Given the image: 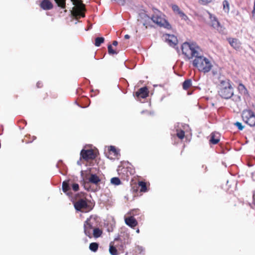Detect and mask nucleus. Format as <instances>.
Listing matches in <instances>:
<instances>
[{"label":"nucleus","mask_w":255,"mask_h":255,"mask_svg":"<svg viewBox=\"0 0 255 255\" xmlns=\"http://www.w3.org/2000/svg\"><path fill=\"white\" fill-rule=\"evenodd\" d=\"M111 183L113 185H119L121 184V182L119 178L113 177L111 179Z\"/></svg>","instance_id":"obj_24"},{"label":"nucleus","mask_w":255,"mask_h":255,"mask_svg":"<svg viewBox=\"0 0 255 255\" xmlns=\"http://www.w3.org/2000/svg\"><path fill=\"white\" fill-rule=\"evenodd\" d=\"M72 188L74 191H77L79 190V185L77 183H73Z\"/></svg>","instance_id":"obj_33"},{"label":"nucleus","mask_w":255,"mask_h":255,"mask_svg":"<svg viewBox=\"0 0 255 255\" xmlns=\"http://www.w3.org/2000/svg\"><path fill=\"white\" fill-rule=\"evenodd\" d=\"M73 4L76 6V7L73 8V10H72V14L74 16H82L84 17L85 14L84 13V11L85 9L84 7V5L82 3L81 0H71Z\"/></svg>","instance_id":"obj_6"},{"label":"nucleus","mask_w":255,"mask_h":255,"mask_svg":"<svg viewBox=\"0 0 255 255\" xmlns=\"http://www.w3.org/2000/svg\"><path fill=\"white\" fill-rule=\"evenodd\" d=\"M163 37L165 41L171 46H175L178 42L176 37L173 35L166 34L163 35Z\"/></svg>","instance_id":"obj_10"},{"label":"nucleus","mask_w":255,"mask_h":255,"mask_svg":"<svg viewBox=\"0 0 255 255\" xmlns=\"http://www.w3.org/2000/svg\"><path fill=\"white\" fill-rule=\"evenodd\" d=\"M41 8L45 10H49L52 8V4L49 0H43L41 4Z\"/></svg>","instance_id":"obj_15"},{"label":"nucleus","mask_w":255,"mask_h":255,"mask_svg":"<svg viewBox=\"0 0 255 255\" xmlns=\"http://www.w3.org/2000/svg\"><path fill=\"white\" fill-rule=\"evenodd\" d=\"M254 198H255V195H254Z\"/></svg>","instance_id":"obj_46"},{"label":"nucleus","mask_w":255,"mask_h":255,"mask_svg":"<svg viewBox=\"0 0 255 255\" xmlns=\"http://www.w3.org/2000/svg\"><path fill=\"white\" fill-rule=\"evenodd\" d=\"M118 44V42L117 41H114L113 42V45L114 46H117Z\"/></svg>","instance_id":"obj_41"},{"label":"nucleus","mask_w":255,"mask_h":255,"mask_svg":"<svg viewBox=\"0 0 255 255\" xmlns=\"http://www.w3.org/2000/svg\"><path fill=\"white\" fill-rule=\"evenodd\" d=\"M138 185L141 187V192H146L147 191L146 186L145 182L140 181L139 182Z\"/></svg>","instance_id":"obj_27"},{"label":"nucleus","mask_w":255,"mask_h":255,"mask_svg":"<svg viewBox=\"0 0 255 255\" xmlns=\"http://www.w3.org/2000/svg\"><path fill=\"white\" fill-rule=\"evenodd\" d=\"M234 125L238 128L239 130H243L244 128V126H243L242 124V123L240 122H236L234 124Z\"/></svg>","instance_id":"obj_30"},{"label":"nucleus","mask_w":255,"mask_h":255,"mask_svg":"<svg viewBox=\"0 0 255 255\" xmlns=\"http://www.w3.org/2000/svg\"><path fill=\"white\" fill-rule=\"evenodd\" d=\"M127 238H128V237L127 236ZM120 241L121 243V244L118 245V249L120 251H124L125 248V245L126 244L128 243V239L126 240L125 238L123 240L122 237H118L117 238L115 239L114 242L116 241Z\"/></svg>","instance_id":"obj_11"},{"label":"nucleus","mask_w":255,"mask_h":255,"mask_svg":"<svg viewBox=\"0 0 255 255\" xmlns=\"http://www.w3.org/2000/svg\"><path fill=\"white\" fill-rule=\"evenodd\" d=\"M40 83L39 82H37V86L38 87H40Z\"/></svg>","instance_id":"obj_43"},{"label":"nucleus","mask_w":255,"mask_h":255,"mask_svg":"<svg viewBox=\"0 0 255 255\" xmlns=\"http://www.w3.org/2000/svg\"><path fill=\"white\" fill-rule=\"evenodd\" d=\"M130 38V36L128 34H126L125 35V39H129Z\"/></svg>","instance_id":"obj_42"},{"label":"nucleus","mask_w":255,"mask_h":255,"mask_svg":"<svg viewBox=\"0 0 255 255\" xmlns=\"http://www.w3.org/2000/svg\"><path fill=\"white\" fill-rule=\"evenodd\" d=\"M220 70L218 68H216L214 69L212 71V73L214 75L218 76Z\"/></svg>","instance_id":"obj_34"},{"label":"nucleus","mask_w":255,"mask_h":255,"mask_svg":"<svg viewBox=\"0 0 255 255\" xmlns=\"http://www.w3.org/2000/svg\"><path fill=\"white\" fill-rule=\"evenodd\" d=\"M191 84L192 81L190 79L185 80L183 83V88L184 90L188 89L191 86Z\"/></svg>","instance_id":"obj_21"},{"label":"nucleus","mask_w":255,"mask_h":255,"mask_svg":"<svg viewBox=\"0 0 255 255\" xmlns=\"http://www.w3.org/2000/svg\"><path fill=\"white\" fill-rule=\"evenodd\" d=\"M102 231L98 228H95L92 232V236L95 238H99L102 234Z\"/></svg>","instance_id":"obj_18"},{"label":"nucleus","mask_w":255,"mask_h":255,"mask_svg":"<svg viewBox=\"0 0 255 255\" xmlns=\"http://www.w3.org/2000/svg\"><path fill=\"white\" fill-rule=\"evenodd\" d=\"M110 151L114 153L115 155L118 154V152L117 151V149H116V147L114 146H111L110 147Z\"/></svg>","instance_id":"obj_32"},{"label":"nucleus","mask_w":255,"mask_h":255,"mask_svg":"<svg viewBox=\"0 0 255 255\" xmlns=\"http://www.w3.org/2000/svg\"><path fill=\"white\" fill-rule=\"evenodd\" d=\"M136 232V233H139V230L137 229Z\"/></svg>","instance_id":"obj_45"},{"label":"nucleus","mask_w":255,"mask_h":255,"mask_svg":"<svg viewBox=\"0 0 255 255\" xmlns=\"http://www.w3.org/2000/svg\"><path fill=\"white\" fill-rule=\"evenodd\" d=\"M62 189L64 192L67 193V194H69L68 191L70 190V187L68 183L66 181H64L63 182Z\"/></svg>","instance_id":"obj_20"},{"label":"nucleus","mask_w":255,"mask_h":255,"mask_svg":"<svg viewBox=\"0 0 255 255\" xmlns=\"http://www.w3.org/2000/svg\"><path fill=\"white\" fill-rule=\"evenodd\" d=\"M228 41L230 45L235 49H238L240 47L241 43L239 40L236 38H228Z\"/></svg>","instance_id":"obj_14"},{"label":"nucleus","mask_w":255,"mask_h":255,"mask_svg":"<svg viewBox=\"0 0 255 255\" xmlns=\"http://www.w3.org/2000/svg\"><path fill=\"white\" fill-rule=\"evenodd\" d=\"M77 164L78 165H81V163H80V160L77 161Z\"/></svg>","instance_id":"obj_44"},{"label":"nucleus","mask_w":255,"mask_h":255,"mask_svg":"<svg viewBox=\"0 0 255 255\" xmlns=\"http://www.w3.org/2000/svg\"><path fill=\"white\" fill-rule=\"evenodd\" d=\"M164 15L158 12L155 13L151 18L153 22L160 27L169 29L171 28L170 24L164 18Z\"/></svg>","instance_id":"obj_4"},{"label":"nucleus","mask_w":255,"mask_h":255,"mask_svg":"<svg viewBox=\"0 0 255 255\" xmlns=\"http://www.w3.org/2000/svg\"><path fill=\"white\" fill-rule=\"evenodd\" d=\"M199 2L203 5L207 4L210 2H211L213 0H198Z\"/></svg>","instance_id":"obj_31"},{"label":"nucleus","mask_w":255,"mask_h":255,"mask_svg":"<svg viewBox=\"0 0 255 255\" xmlns=\"http://www.w3.org/2000/svg\"><path fill=\"white\" fill-rule=\"evenodd\" d=\"M99 245L97 243H92L90 244L89 249L91 251L95 252L97 251Z\"/></svg>","instance_id":"obj_22"},{"label":"nucleus","mask_w":255,"mask_h":255,"mask_svg":"<svg viewBox=\"0 0 255 255\" xmlns=\"http://www.w3.org/2000/svg\"><path fill=\"white\" fill-rule=\"evenodd\" d=\"M210 15V18L211 20V25L215 28L219 32H224V28L220 25V22L217 20V18L211 13H209Z\"/></svg>","instance_id":"obj_9"},{"label":"nucleus","mask_w":255,"mask_h":255,"mask_svg":"<svg viewBox=\"0 0 255 255\" xmlns=\"http://www.w3.org/2000/svg\"><path fill=\"white\" fill-rule=\"evenodd\" d=\"M74 207L77 210L87 212L91 210L86 200L81 199L74 203Z\"/></svg>","instance_id":"obj_7"},{"label":"nucleus","mask_w":255,"mask_h":255,"mask_svg":"<svg viewBox=\"0 0 255 255\" xmlns=\"http://www.w3.org/2000/svg\"><path fill=\"white\" fill-rule=\"evenodd\" d=\"M57 5L61 8L65 7V1L66 0H55Z\"/></svg>","instance_id":"obj_26"},{"label":"nucleus","mask_w":255,"mask_h":255,"mask_svg":"<svg viewBox=\"0 0 255 255\" xmlns=\"http://www.w3.org/2000/svg\"><path fill=\"white\" fill-rule=\"evenodd\" d=\"M104 41V38L103 37H97L95 39V45L96 46H100L101 43Z\"/></svg>","instance_id":"obj_25"},{"label":"nucleus","mask_w":255,"mask_h":255,"mask_svg":"<svg viewBox=\"0 0 255 255\" xmlns=\"http://www.w3.org/2000/svg\"><path fill=\"white\" fill-rule=\"evenodd\" d=\"M89 181L92 183L97 184L100 181V179L97 175L91 174L89 178Z\"/></svg>","instance_id":"obj_17"},{"label":"nucleus","mask_w":255,"mask_h":255,"mask_svg":"<svg viewBox=\"0 0 255 255\" xmlns=\"http://www.w3.org/2000/svg\"><path fill=\"white\" fill-rule=\"evenodd\" d=\"M242 117L243 120L250 126H255V115L253 111L245 110L242 112Z\"/></svg>","instance_id":"obj_5"},{"label":"nucleus","mask_w":255,"mask_h":255,"mask_svg":"<svg viewBox=\"0 0 255 255\" xmlns=\"http://www.w3.org/2000/svg\"><path fill=\"white\" fill-rule=\"evenodd\" d=\"M239 88L240 90H242V89L244 90L245 92H246L247 91L245 86L243 84H240L239 86Z\"/></svg>","instance_id":"obj_39"},{"label":"nucleus","mask_w":255,"mask_h":255,"mask_svg":"<svg viewBox=\"0 0 255 255\" xmlns=\"http://www.w3.org/2000/svg\"><path fill=\"white\" fill-rule=\"evenodd\" d=\"M125 220L126 224L131 228L135 227L137 224L136 220L133 217L126 218Z\"/></svg>","instance_id":"obj_13"},{"label":"nucleus","mask_w":255,"mask_h":255,"mask_svg":"<svg viewBox=\"0 0 255 255\" xmlns=\"http://www.w3.org/2000/svg\"><path fill=\"white\" fill-rule=\"evenodd\" d=\"M108 52L110 54H117L118 52L112 48L111 45H109L108 47Z\"/></svg>","instance_id":"obj_29"},{"label":"nucleus","mask_w":255,"mask_h":255,"mask_svg":"<svg viewBox=\"0 0 255 255\" xmlns=\"http://www.w3.org/2000/svg\"><path fill=\"white\" fill-rule=\"evenodd\" d=\"M182 54L188 59L194 58L193 65L203 73L209 72L212 64L210 60L202 55L200 47L194 42H184L181 46Z\"/></svg>","instance_id":"obj_1"},{"label":"nucleus","mask_w":255,"mask_h":255,"mask_svg":"<svg viewBox=\"0 0 255 255\" xmlns=\"http://www.w3.org/2000/svg\"><path fill=\"white\" fill-rule=\"evenodd\" d=\"M179 14H180V16L185 20L187 18V16L181 11H179Z\"/></svg>","instance_id":"obj_38"},{"label":"nucleus","mask_w":255,"mask_h":255,"mask_svg":"<svg viewBox=\"0 0 255 255\" xmlns=\"http://www.w3.org/2000/svg\"><path fill=\"white\" fill-rule=\"evenodd\" d=\"M177 136L180 139H183L184 137V131L182 130H178L177 129Z\"/></svg>","instance_id":"obj_28"},{"label":"nucleus","mask_w":255,"mask_h":255,"mask_svg":"<svg viewBox=\"0 0 255 255\" xmlns=\"http://www.w3.org/2000/svg\"><path fill=\"white\" fill-rule=\"evenodd\" d=\"M219 134L218 133H212L210 141L212 144H217L219 141Z\"/></svg>","instance_id":"obj_16"},{"label":"nucleus","mask_w":255,"mask_h":255,"mask_svg":"<svg viewBox=\"0 0 255 255\" xmlns=\"http://www.w3.org/2000/svg\"><path fill=\"white\" fill-rule=\"evenodd\" d=\"M172 9L174 11H177L178 12V13L179 12V11H180V9L179 8V7L176 5H173L172 6Z\"/></svg>","instance_id":"obj_36"},{"label":"nucleus","mask_w":255,"mask_h":255,"mask_svg":"<svg viewBox=\"0 0 255 255\" xmlns=\"http://www.w3.org/2000/svg\"><path fill=\"white\" fill-rule=\"evenodd\" d=\"M233 97V100L236 102L240 101L241 100V98L239 96L234 95L232 96Z\"/></svg>","instance_id":"obj_35"},{"label":"nucleus","mask_w":255,"mask_h":255,"mask_svg":"<svg viewBox=\"0 0 255 255\" xmlns=\"http://www.w3.org/2000/svg\"><path fill=\"white\" fill-rule=\"evenodd\" d=\"M219 95L223 98L229 99L234 95L233 88L231 82L227 79L219 77Z\"/></svg>","instance_id":"obj_2"},{"label":"nucleus","mask_w":255,"mask_h":255,"mask_svg":"<svg viewBox=\"0 0 255 255\" xmlns=\"http://www.w3.org/2000/svg\"><path fill=\"white\" fill-rule=\"evenodd\" d=\"M252 18L255 21V1H254V8L252 11Z\"/></svg>","instance_id":"obj_37"},{"label":"nucleus","mask_w":255,"mask_h":255,"mask_svg":"<svg viewBox=\"0 0 255 255\" xmlns=\"http://www.w3.org/2000/svg\"><path fill=\"white\" fill-rule=\"evenodd\" d=\"M140 16H144L145 17H146L147 19H150V18L147 16L146 14H144V13H142V14H140Z\"/></svg>","instance_id":"obj_40"},{"label":"nucleus","mask_w":255,"mask_h":255,"mask_svg":"<svg viewBox=\"0 0 255 255\" xmlns=\"http://www.w3.org/2000/svg\"><path fill=\"white\" fill-rule=\"evenodd\" d=\"M148 91L146 87L141 88L136 92V96L142 98H146L148 96Z\"/></svg>","instance_id":"obj_12"},{"label":"nucleus","mask_w":255,"mask_h":255,"mask_svg":"<svg viewBox=\"0 0 255 255\" xmlns=\"http://www.w3.org/2000/svg\"><path fill=\"white\" fill-rule=\"evenodd\" d=\"M223 9L226 12H229L230 10V6L228 1L225 0L223 1Z\"/></svg>","instance_id":"obj_23"},{"label":"nucleus","mask_w":255,"mask_h":255,"mask_svg":"<svg viewBox=\"0 0 255 255\" xmlns=\"http://www.w3.org/2000/svg\"><path fill=\"white\" fill-rule=\"evenodd\" d=\"M109 252L112 255H118L117 250L114 247V243L112 242L110 244Z\"/></svg>","instance_id":"obj_19"},{"label":"nucleus","mask_w":255,"mask_h":255,"mask_svg":"<svg viewBox=\"0 0 255 255\" xmlns=\"http://www.w3.org/2000/svg\"><path fill=\"white\" fill-rule=\"evenodd\" d=\"M80 159L83 158L85 160L93 159L96 157V153L93 149H83L80 152Z\"/></svg>","instance_id":"obj_8"},{"label":"nucleus","mask_w":255,"mask_h":255,"mask_svg":"<svg viewBox=\"0 0 255 255\" xmlns=\"http://www.w3.org/2000/svg\"><path fill=\"white\" fill-rule=\"evenodd\" d=\"M96 218L94 217L91 216L88 218L84 224L85 234L91 238L92 237V232L93 229L95 228Z\"/></svg>","instance_id":"obj_3"}]
</instances>
